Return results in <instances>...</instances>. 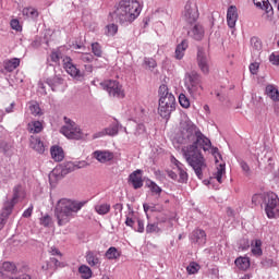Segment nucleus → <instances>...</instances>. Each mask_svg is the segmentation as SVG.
I'll return each mask as SVG.
<instances>
[{"mask_svg":"<svg viewBox=\"0 0 279 279\" xmlns=\"http://www.w3.org/2000/svg\"><path fill=\"white\" fill-rule=\"evenodd\" d=\"M86 161H78L76 163H69L68 169H72V171H75V169H84L86 167Z\"/></svg>","mask_w":279,"mask_h":279,"instance_id":"50","label":"nucleus"},{"mask_svg":"<svg viewBox=\"0 0 279 279\" xmlns=\"http://www.w3.org/2000/svg\"><path fill=\"white\" fill-rule=\"evenodd\" d=\"M137 232L143 233L145 232V222L143 220H137Z\"/></svg>","mask_w":279,"mask_h":279,"instance_id":"59","label":"nucleus"},{"mask_svg":"<svg viewBox=\"0 0 279 279\" xmlns=\"http://www.w3.org/2000/svg\"><path fill=\"white\" fill-rule=\"evenodd\" d=\"M125 226H128L129 228H134V219L126 217Z\"/></svg>","mask_w":279,"mask_h":279,"instance_id":"63","label":"nucleus"},{"mask_svg":"<svg viewBox=\"0 0 279 279\" xmlns=\"http://www.w3.org/2000/svg\"><path fill=\"white\" fill-rule=\"evenodd\" d=\"M92 52L94 53V56H96V58H101L104 53V51L101 50V45H99V43L92 44Z\"/></svg>","mask_w":279,"mask_h":279,"instance_id":"46","label":"nucleus"},{"mask_svg":"<svg viewBox=\"0 0 279 279\" xmlns=\"http://www.w3.org/2000/svg\"><path fill=\"white\" fill-rule=\"evenodd\" d=\"M189 36L194 40H202L204 38V26L199 23L195 24L191 31H189Z\"/></svg>","mask_w":279,"mask_h":279,"instance_id":"22","label":"nucleus"},{"mask_svg":"<svg viewBox=\"0 0 279 279\" xmlns=\"http://www.w3.org/2000/svg\"><path fill=\"white\" fill-rule=\"evenodd\" d=\"M93 157L101 162L102 165L106 162H110V160L114 159V153L110 150H96L93 153Z\"/></svg>","mask_w":279,"mask_h":279,"instance_id":"18","label":"nucleus"},{"mask_svg":"<svg viewBox=\"0 0 279 279\" xmlns=\"http://www.w3.org/2000/svg\"><path fill=\"white\" fill-rule=\"evenodd\" d=\"M50 263H52V265H54V267H62V264L60 263V260L58 258L51 257Z\"/></svg>","mask_w":279,"mask_h":279,"instance_id":"62","label":"nucleus"},{"mask_svg":"<svg viewBox=\"0 0 279 279\" xmlns=\"http://www.w3.org/2000/svg\"><path fill=\"white\" fill-rule=\"evenodd\" d=\"M117 32H119V26L117 24H109L105 27L106 36H116Z\"/></svg>","mask_w":279,"mask_h":279,"instance_id":"44","label":"nucleus"},{"mask_svg":"<svg viewBox=\"0 0 279 279\" xmlns=\"http://www.w3.org/2000/svg\"><path fill=\"white\" fill-rule=\"evenodd\" d=\"M49 254H51V256H59L60 258H62V253L56 246L50 247Z\"/></svg>","mask_w":279,"mask_h":279,"instance_id":"56","label":"nucleus"},{"mask_svg":"<svg viewBox=\"0 0 279 279\" xmlns=\"http://www.w3.org/2000/svg\"><path fill=\"white\" fill-rule=\"evenodd\" d=\"M64 123L65 125H63L60 130L63 136L74 141H81V138H84V133H82V130L77 126V124H75V122L71 121L69 118H64Z\"/></svg>","mask_w":279,"mask_h":279,"instance_id":"8","label":"nucleus"},{"mask_svg":"<svg viewBox=\"0 0 279 279\" xmlns=\"http://www.w3.org/2000/svg\"><path fill=\"white\" fill-rule=\"evenodd\" d=\"M141 12H143V7L138 0H121L114 10L118 23L124 27L132 25L135 19L141 16Z\"/></svg>","mask_w":279,"mask_h":279,"instance_id":"3","label":"nucleus"},{"mask_svg":"<svg viewBox=\"0 0 279 279\" xmlns=\"http://www.w3.org/2000/svg\"><path fill=\"white\" fill-rule=\"evenodd\" d=\"M159 107L158 112L162 119H169L175 110V96L169 92V86L162 84L158 89Z\"/></svg>","mask_w":279,"mask_h":279,"instance_id":"4","label":"nucleus"},{"mask_svg":"<svg viewBox=\"0 0 279 279\" xmlns=\"http://www.w3.org/2000/svg\"><path fill=\"white\" fill-rule=\"evenodd\" d=\"M113 209L116 210V215L118 213H121L123 210V204L117 203L116 205H113Z\"/></svg>","mask_w":279,"mask_h":279,"instance_id":"61","label":"nucleus"},{"mask_svg":"<svg viewBox=\"0 0 279 279\" xmlns=\"http://www.w3.org/2000/svg\"><path fill=\"white\" fill-rule=\"evenodd\" d=\"M251 252L253 254V256H263V242L260 240H255L252 244H251Z\"/></svg>","mask_w":279,"mask_h":279,"instance_id":"35","label":"nucleus"},{"mask_svg":"<svg viewBox=\"0 0 279 279\" xmlns=\"http://www.w3.org/2000/svg\"><path fill=\"white\" fill-rule=\"evenodd\" d=\"M29 147L37 151V154H45V144L40 141V137L36 135L29 137Z\"/></svg>","mask_w":279,"mask_h":279,"instance_id":"20","label":"nucleus"},{"mask_svg":"<svg viewBox=\"0 0 279 279\" xmlns=\"http://www.w3.org/2000/svg\"><path fill=\"white\" fill-rule=\"evenodd\" d=\"M265 94L272 101H279V90H278V87H276V85H272V84L267 85L265 88Z\"/></svg>","mask_w":279,"mask_h":279,"instance_id":"26","label":"nucleus"},{"mask_svg":"<svg viewBox=\"0 0 279 279\" xmlns=\"http://www.w3.org/2000/svg\"><path fill=\"white\" fill-rule=\"evenodd\" d=\"M119 130H123V126L119 122H113L109 128H106L95 133L92 138H104V136H117Z\"/></svg>","mask_w":279,"mask_h":279,"instance_id":"12","label":"nucleus"},{"mask_svg":"<svg viewBox=\"0 0 279 279\" xmlns=\"http://www.w3.org/2000/svg\"><path fill=\"white\" fill-rule=\"evenodd\" d=\"M25 197V189H23L21 185H15L13 187V197L11 201H7L4 204L11 205V211L14 209V206L19 204V202H23Z\"/></svg>","mask_w":279,"mask_h":279,"instance_id":"14","label":"nucleus"},{"mask_svg":"<svg viewBox=\"0 0 279 279\" xmlns=\"http://www.w3.org/2000/svg\"><path fill=\"white\" fill-rule=\"evenodd\" d=\"M223 175H226V163H220L217 167L216 173H214V178L221 184V182H223Z\"/></svg>","mask_w":279,"mask_h":279,"instance_id":"36","label":"nucleus"},{"mask_svg":"<svg viewBox=\"0 0 279 279\" xmlns=\"http://www.w3.org/2000/svg\"><path fill=\"white\" fill-rule=\"evenodd\" d=\"M105 258H107V260H117L118 258H121V251L111 246L106 251Z\"/></svg>","mask_w":279,"mask_h":279,"instance_id":"29","label":"nucleus"},{"mask_svg":"<svg viewBox=\"0 0 279 279\" xmlns=\"http://www.w3.org/2000/svg\"><path fill=\"white\" fill-rule=\"evenodd\" d=\"M182 19L189 25H193V23H197L199 19V8L197 7V2L195 0H189L184 9L182 11Z\"/></svg>","mask_w":279,"mask_h":279,"instance_id":"7","label":"nucleus"},{"mask_svg":"<svg viewBox=\"0 0 279 279\" xmlns=\"http://www.w3.org/2000/svg\"><path fill=\"white\" fill-rule=\"evenodd\" d=\"M95 210L98 215H108L110 213V204L104 203L95 206Z\"/></svg>","mask_w":279,"mask_h":279,"instance_id":"39","label":"nucleus"},{"mask_svg":"<svg viewBox=\"0 0 279 279\" xmlns=\"http://www.w3.org/2000/svg\"><path fill=\"white\" fill-rule=\"evenodd\" d=\"M184 83L187 93L193 97V99H197V97L204 93L202 75L199 73L195 71L185 73Z\"/></svg>","mask_w":279,"mask_h":279,"instance_id":"5","label":"nucleus"},{"mask_svg":"<svg viewBox=\"0 0 279 279\" xmlns=\"http://www.w3.org/2000/svg\"><path fill=\"white\" fill-rule=\"evenodd\" d=\"M134 135L138 138H143L147 135V129L145 128V124L141 123L136 125Z\"/></svg>","mask_w":279,"mask_h":279,"instance_id":"42","label":"nucleus"},{"mask_svg":"<svg viewBox=\"0 0 279 279\" xmlns=\"http://www.w3.org/2000/svg\"><path fill=\"white\" fill-rule=\"evenodd\" d=\"M265 195L267 194H254L252 197V203L256 206L260 204V202H265Z\"/></svg>","mask_w":279,"mask_h":279,"instance_id":"51","label":"nucleus"},{"mask_svg":"<svg viewBox=\"0 0 279 279\" xmlns=\"http://www.w3.org/2000/svg\"><path fill=\"white\" fill-rule=\"evenodd\" d=\"M20 65H21V59L19 58H13L4 62V69L9 73H12V71L19 69Z\"/></svg>","mask_w":279,"mask_h":279,"instance_id":"30","label":"nucleus"},{"mask_svg":"<svg viewBox=\"0 0 279 279\" xmlns=\"http://www.w3.org/2000/svg\"><path fill=\"white\" fill-rule=\"evenodd\" d=\"M86 206V201H75L70 198H61L54 206V217L58 226H66L71 222V219L77 217V213Z\"/></svg>","mask_w":279,"mask_h":279,"instance_id":"2","label":"nucleus"},{"mask_svg":"<svg viewBox=\"0 0 279 279\" xmlns=\"http://www.w3.org/2000/svg\"><path fill=\"white\" fill-rule=\"evenodd\" d=\"M236 21H239V13L236 12V7L231 5L227 10V23L228 27L233 29V27H236Z\"/></svg>","mask_w":279,"mask_h":279,"instance_id":"19","label":"nucleus"},{"mask_svg":"<svg viewBox=\"0 0 279 279\" xmlns=\"http://www.w3.org/2000/svg\"><path fill=\"white\" fill-rule=\"evenodd\" d=\"M29 110L34 117H40V114H43V110L40 109V105H38V102H31Z\"/></svg>","mask_w":279,"mask_h":279,"instance_id":"43","label":"nucleus"},{"mask_svg":"<svg viewBox=\"0 0 279 279\" xmlns=\"http://www.w3.org/2000/svg\"><path fill=\"white\" fill-rule=\"evenodd\" d=\"M179 104H180V106H182V108L191 107V100H189V98L184 94L179 95Z\"/></svg>","mask_w":279,"mask_h":279,"instance_id":"47","label":"nucleus"},{"mask_svg":"<svg viewBox=\"0 0 279 279\" xmlns=\"http://www.w3.org/2000/svg\"><path fill=\"white\" fill-rule=\"evenodd\" d=\"M189 49V41L186 39L182 40L175 48L174 58L177 60H182L184 58V51Z\"/></svg>","mask_w":279,"mask_h":279,"instance_id":"27","label":"nucleus"},{"mask_svg":"<svg viewBox=\"0 0 279 279\" xmlns=\"http://www.w3.org/2000/svg\"><path fill=\"white\" fill-rule=\"evenodd\" d=\"M94 59L92 53H83L81 56L82 62H90Z\"/></svg>","mask_w":279,"mask_h":279,"instance_id":"58","label":"nucleus"},{"mask_svg":"<svg viewBox=\"0 0 279 279\" xmlns=\"http://www.w3.org/2000/svg\"><path fill=\"white\" fill-rule=\"evenodd\" d=\"M234 263L242 271H247V269H250V257H238Z\"/></svg>","mask_w":279,"mask_h":279,"instance_id":"33","label":"nucleus"},{"mask_svg":"<svg viewBox=\"0 0 279 279\" xmlns=\"http://www.w3.org/2000/svg\"><path fill=\"white\" fill-rule=\"evenodd\" d=\"M186 271L190 275L197 274L199 271V265L195 262L190 263V265L186 267Z\"/></svg>","mask_w":279,"mask_h":279,"instance_id":"49","label":"nucleus"},{"mask_svg":"<svg viewBox=\"0 0 279 279\" xmlns=\"http://www.w3.org/2000/svg\"><path fill=\"white\" fill-rule=\"evenodd\" d=\"M40 225L41 226H45L46 228L49 227L51 225V218L49 215H46L44 216L41 219H40Z\"/></svg>","mask_w":279,"mask_h":279,"instance_id":"55","label":"nucleus"},{"mask_svg":"<svg viewBox=\"0 0 279 279\" xmlns=\"http://www.w3.org/2000/svg\"><path fill=\"white\" fill-rule=\"evenodd\" d=\"M154 232L156 234H158V232H161L160 227H158V223L154 222V223H148L146 226V233L147 234H154Z\"/></svg>","mask_w":279,"mask_h":279,"instance_id":"45","label":"nucleus"},{"mask_svg":"<svg viewBox=\"0 0 279 279\" xmlns=\"http://www.w3.org/2000/svg\"><path fill=\"white\" fill-rule=\"evenodd\" d=\"M46 84L53 93H64L66 90V83L59 76L47 78Z\"/></svg>","mask_w":279,"mask_h":279,"instance_id":"13","label":"nucleus"},{"mask_svg":"<svg viewBox=\"0 0 279 279\" xmlns=\"http://www.w3.org/2000/svg\"><path fill=\"white\" fill-rule=\"evenodd\" d=\"M84 69H85V73H93L94 71L93 64H85Z\"/></svg>","mask_w":279,"mask_h":279,"instance_id":"64","label":"nucleus"},{"mask_svg":"<svg viewBox=\"0 0 279 279\" xmlns=\"http://www.w3.org/2000/svg\"><path fill=\"white\" fill-rule=\"evenodd\" d=\"M269 62H271V64H274L275 66H279V53L272 52L269 56Z\"/></svg>","mask_w":279,"mask_h":279,"instance_id":"52","label":"nucleus"},{"mask_svg":"<svg viewBox=\"0 0 279 279\" xmlns=\"http://www.w3.org/2000/svg\"><path fill=\"white\" fill-rule=\"evenodd\" d=\"M101 89L106 90L110 97H116L117 99H123L125 97V92L123 86L119 84L118 81H104L100 83Z\"/></svg>","mask_w":279,"mask_h":279,"instance_id":"10","label":"nucleus"},{"mask_svg":"<svg viewBox=\"0 0 279 279\" xmlns=\"http://www.w3.org/2000/svg\"><path fill=\"white\" fill-rule=\"evenodd\" d=\"M251 49L254 53H259L263 50V41L258 37L251 38Z\"/></svg>","mask_w":279,"mask_h":279,"instance_id":"37","label":"nucleus"},{"mask_svg":"<svg viewBox=\"0 0 279 279\" xmlns=\"http://www.w3.org/2000/svg\"><path fill=\"white\" fill-rule=\"evenodd\" d=\"M50 154L56 162H62L64 160V150L60 146H52L50 149Z\"/></svg>","mask_w":279,"mask_h":279,"instance_id":"28","label":"nucleus"},{"mask_svg":"<svg viewBox=\"0 0 279 279\" xmlns=\"http://www.w3.org/2000/svg\"><path fill=\"white\" fill-rule=\"evenodd\" d=\"M262 265H264V267H274V259L271 258L263 259Z\"/></svg>","mask_w":279,"mask_h":279,"instance_id":"60","label":"nucleus"},{"mask_svg":"<svg viewBox=\"0 0 279 279\" xmlns=\"http://www.w3.org/2000/svg\"><path fill=\"white\" fill-rule=\"evenodd\" d=\"M22 15L25 16V19H28V21H36V19L39 16V13L38 10L34 7H25L22 10Z\"/></svg>","mask_w":279,"mask_h":279,"instance_id":"25","label":"nucleus"},{"mask_svg":"<svg viewBox=\"0 0 279 279\" xmlns=\"http://www.w3.org/2000/svg\"><path fill=\"white\" fill-rule=\"evenodd\" d=\"M260 68V64L258 62L251 63L248 69L252 75H256L258 73V69Z\"/></svg>","mask_w":279,"mask_h":279,"instance_id":"53","label":"nucleus"},{"mask_svg":"<svg viewBox=\"0 0 279 279\" xmlns=\"http://www.w3.org/2000/svg\"><path fill=\"white\" fill-rule=\"evenodd\" d=\"M78 274H81V278L83 279L93 278V270L90 269V267L86 265H82L78 267Z\"/></svg>","mask_w":279,"mask_h":279,"instance_id":"38","label":"nucleus"},{"mask_svg":"<svg viewBox=\"0 0 279 279\" xmlns=\"http://www.w3.org/2000/svg\"><path fill=\"white\" fill-rule=\"evenodd\" d=\"M197 66L203 75H208L210 73V66H213V61L210 60V54L204 48L199 47L196 54Z\"/></svg>","mask_w":279,"mask_h":279,"instance_id":"9","label":"nucleus"},{"mask_svg":"<svg viewBox=\"0 0 279 279\" xmlns=\"http://www.w3.org/2000/svg\"><path fill=\"white\" fill-rule=\"evenodd\" d=\"M172 165H174L175 169L178 170L179 173V182L184 184V182L189 181V173L186 172V166L184 163L180 162L175 157L170 158Z\"/></svg>","mask_w":279,"mask_h":279,"instance_id":"15","label":"nucleus"},{"mask_svg":"<svg viewBox=\"0 0 279 279\" xmlns=\"http://www.w3.org/2000/svg\"><path fill=\"white\" fill-rule=\"evenodd\" d=\"M146 184L155 195H160V193H162V187L158 186L156 182L148 180Z\"/></svg>","mask_w":279,"mask_h":279,"instance_id":"41","label":"nucleus"},{"mask_svg":"<svg viewBox=\"0 0 279 279\" xmlns=\"http://www.w3.org/2000/svg\"><path fill=\"white\" fill-rule=\"evenodd\" d=\"M12 215V205L4 204L0 211V230L5 228V223H8V218Z\"/></svg>","mask_w":279,"mask_h":279,"instance_id":"21","label":"nucleus"},{"mask_svg":"<svg viewBox=\"0 0 279 279\" xmlns=\"http://www.w3.org/2000/svg\"><path fill=\"white\" fill-rule=\"evenodd\" d=\"M264 210L268 219H278L279 217V198L276 193L269 192L265 195L263 202Z\"/></svg>","mask_w":279,"mask_h":279,"instance_id":"6","label":"nucleus"},{"mask_svg":"<svg viewBox=\"0 0 279 279\" xmlns=\"http://www.w3.org/2000/svg\"><path fill=\"white\" fill-rule=\"evenodd\" d=\"M1 274L2 276H5V274H16V265L12 262H4L2 264Z\"/></svg>","mask_w":279,"mask_h":279,"instance_id":"34","label":"nucleus"},{"mask_svg":"<svg viewBox=\"0 0 279 279\" xmlns=\"http://www.w3.org/2000/svg\"><path fill=\"white\" fill-rule=\"evenodd\" d=\"M85 258H86V263L90 267H97V265H101V260L99 259V254H97L96 252L88 251L86 253Z\"/></svg>","mask_w":279,"mask_h":279,"instance_id":"24","label":"nucleus"},{"mask_svg":"<svg viewBox=\"0 0 279 279\" xmlns=\"http://www.w3.org/2000/svg\"><path fill=\"white\" fill-rule=\"evenodd\" d=\"M129 182H131L133 189H143V170L137 169L129 175Z\"/></svg>","mask_w":279,"mask_h":279,"instance_id":"17","label":"nucleus"},{"mask_svg":"<svg viewBox=\"0 0 279 279\" xmlns=\"http://www.w3.org/2000/svg\"><path fill=\"white\" fill-rule=\"evenodd\" d=\"M175 141L179 145H187L182 148L183 157L187 165L193 169L198 180L204 178V169H206V158H204L201 149L210 151L214 155L216 162H219V158H221L219 148L213 147L210 138L204 135L202 130H199L186 114L181 117Z\"/></svg>","mask_w":279,"mask_h":279,"instance_id":"1","label":"nucleus"},{"mask_svg":"<svg viewBox=\"0 0 279 279\" xmlns=\"http://www.w3.org/2000/svg\"><path fill=\"white\" fill-rule=\"evenodd\" d=\"M238 162L243 171V174L246 178H250V175H252V168H250V165H247L243 159H239Z\"/></svg>","mask_w":279,"mask_h":279,"instance_id":"40","label":"nucleus"},{"mask_svg":"<svg viewBox=\"0 0 279 279\" xmlns=\"http://www.w3.org/2000/svg\"><path fill=\"white\" fill-rule=\"evenodd\" d=\"M190 241L194 245H206V231L195 229L190 235Z\"/></svg>","mask_w":279,"mask_h":279,"instance_id":"16","label":"nucleus"},{"mask_svg":"<svg viewBox=\"0 0 279 279\" xmlns=\"http://www.w3.org/2000/svg\"><path fill=\"white\" fill-rule=\"evenodd\" d=\"M63 69L68 73V75H71L73 77V80H84V74L77 68V65L73 63V59H71V57L63 59Z\"/></svg>","mask_w":279,"mask_h":279,"instance_id":"11","label":"nucleus"},{"mask_svg":"<svg viewBox=\"0 0 279 279\" xmlns=\"http://www.w3.org/2000/svg\"><path fill=\"white\" fill-rule=\"evenodd\" d=\"M64 58H70L64 54V48H58L50 54V60L54 62V64H60V60H62V64L64 65Z\"/></svg>","mask_w":279,"mask_h":279,"instance_id":"23","label":"nucleus"},{"mask_svg":"<svg viewBox=\"0 0 279 279\" xmlns=\"http://www.w3.org/2000/svg\"><path fill=\"white\" fill-rule=\"evenodd\" d=\"M11 28L14 29V32H23V25H21V22L19 19H12L10 21Z\"/></svg>","mask_w":279,"mask_h":279,"instance_id":"48","label":"nucleus"},{"mask_svg":"<svg viewBox=\"0 0 279 279\" xmlns=\"http://www.w3.org/2000/svg\"><path fill=\"white\" fill-rule=\"evenodd\" d=\"M254 5L256 8H260V10H265L267 14L269 12H272L274 8L271 7V3H269V0H253Z\"/></svg>","mask_w":279,"mask_h":279,"instance_id":"32","label":"nucleus"},{"mask_svg":"<svg viewBox=\"0 0 279 279\" xmlns=\"http://www.w3.org/2000/svg\"><path fill=\"white\" fill-rule=\"evenodd\" d=\"M27 130L31 134H40V132L44 130L43 122L32 121L28 123Z\"/></svg>","mask_w":279,"mask_h":279,"instance_id":"31","label":"nucleus"},{"mask_svg":"<svg viewBox=\"0 0 279 279\" xmlns=\"http://www.w3.org/2000/svg\"><path fill=\"white\" fill-rule=\"evenodd\" d=\"M144 64H146V66H148V69H156V60H154L151 58H145Z\"/></svg>","mask_w":279,"mask_h":279,"instance_id":"54","label":"nucleus"},{"mask_svg":"<svg viewBox=\"0 0 279 279\" xmlns=\"http://www.w3.org/2000/svg\"><path fill=\"white\" fill-rule=\"evenodd\" d=\"M32 213H34V206L31 205L22 215L25 219L32 217Z\"/></svg>","mask_w":279,"mask_h":279,"instance_id":"57","label":"nucleus"}]
</instances>
